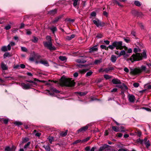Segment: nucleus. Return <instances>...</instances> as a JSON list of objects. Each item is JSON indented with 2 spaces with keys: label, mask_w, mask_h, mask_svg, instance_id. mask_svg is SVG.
I'll list each match as a JSON object with an SVG mask.
<instances>
[{
  "label": "nucleus",
  "mask_w": 151,
  "mask_h": 151,
  "mask_svg": "<svg viewBox=\"0 0 151 151\" xmlns=\"http://www.w3.org/2000/svg\"><path fill=\"white\" fill-rule=\"evenodd\" d=\"M1 68L3 70H8V67L3 62H1Z\"/></svg>",
  "instance_id": "nucleus-11"
},
{
  "label": "nucleus",
  "mask_w": 151,
  "mask_h": 151,
  "mask_svg": "<svg viewBox=\"0 0 151 151\" xmlns=\"http://www.w3.org/2000/svg\"><path fill=\"white\" fill-rule=\"evenodd\" d=\"M117 89L116 88H114L112 89V90L111 91V92H116L117 91Z\"/></svg>",
  "instance_id": "nucleus-61"
},
{
  "label": "nucleus",
  "mask_w": 151,
  "mask_h": 151,
  "mask_svg": "<svg viewBox=\"0 0 151 151\" xmlns=\"http://www.w3.org/2000/svg\"><path fill=\"white\" fill-rule=\"evenodd\" d=\"M3 122L4 124H7L8 122V120L7 119H4L3 120Z\"/></svg>",
  "instance_id": "nucleus-57"
},
{
  "label": "nucleus",
  "mask_w": 151,
  "mask_h": 151,
  "mask_svg": "<svg viewBox=\"0 0 151 151\" xmlns=\"http://www.w3.org/2000/svg\"><path fill=\"white\" fill-rule=\"evenodd\" d=\"M93 23L96 25L97 27H102L104 26V23L101 22L98 19H96L95 20H93Z\"/></svg>",
  "instance_id": "nucleus-7"
},
{
  "label": "nucleus",
  "mask_w": 151,
  "mask_h": 151,
  "mask_svg": "<svg viewBox=\"0 0 151 151\" xmlns=\"http://www.w3.org/2000/svg\"><path fill=\"white\" fill-rule=\"evenodd\" d=\"M98 48L97 46L95 45L89 49V52L90 53H92L94 52L97 51L98 50Z\"/></svg>",
  "instance_id": "nucleus-12"
},
{
  "label": "nucleus",
  "mask_w": 151,
  "mask_h": 151,
  "mask_svg": "<svg viewBox=\"0 0 151 151\" xmlns=\"http://www.w3.org/2000/svg\"><path fill=\"white\" fill-rule=\"evenodd\" d=\"M58 82L60 85L68 87L73 86L75 84V83L73 81L63 77H61Z\"/></svg>",
  "instance_id": "nucleus-2"
},
{
  "label": "nucleus",
  "mask_w": 151,
  "mask_h": 151,
  "mask_svg": "<svg viewBox=\"0 0 151 151\" xmlns=\"http://www.w3.org/2000/svg\"><path fill=\"white\" fill-rule=\"evenodd\" d=\"M104 78L106 79H108L111 78V76L108 75H105L104 76Z\"/></svg>",
  "instance_id": "nucleus-45"
},
{
  "label": "nucleus",
  "mask_w": 151,
  "mask_h": 151,
  "mask_svg": "<svg viewBox=\"0 0 151 151\" xmlns=\"http://www.w3.org/2000/svg\"><path fill=\"white\" fill-rule=\"evenodd\" d=\"M114 69V68L113 67H110L104 69V70H103V71H104L106 73H108L109 71H111Z\"/></svg>",
  "instance_id": "nucleus-18"
},
{
  "label": "nucleus",
  "mask_w": 151,
  "mask_h": 151,
  "mask_svg": "<svg viewBox=\"0 0 151 151\" xmlns=\"http://www.w3.org/2000/svg\"><path fill=\"white\" fill-rule=\"evenodd\" d=\"M62 17L61 16H60L56 17L53 21V22L55 23L57 22L58 20L60 19Z\"/></svg>",
  "instance_id": "nucleus-21"
},
{
  "label": "nucleus",
  "mask_w": 151,
  "mask_h": 151,
  "mask_svg": "<svg viewBox=\"0 0 151 151\" xmlns=\"http://www.w3.org/2000/svg\"><path fill=\"white\" fill-rule=\"evenodd\" d=\"M31 34V32L30 30H27V35H30Z\"/></svg>",
  "instance_id": "nucleus-64"
},
{
  "label": "nucleus",
  "mask_w": 151,
  "mask_h": 151,
  "mask_svg": "<svg viewBox=\"0 0 151 151\" xmlns=\"http://www.w3.org/2000/svg\"><path fill=\"white\" fill-rule=\"evenodd\" d=\"M118 5V6H122V5L119 2L117 1H114Z\"/></svg>",
  "instance_id": "nucleus-58"
},
{
  "label": "nucleus",
  "mask_w": 151,
  "mask_h": 151,
  "mask_svg": "<svg viewBox=\"0 0 151 151\" xmlns=\"http://www.w3.org/2000/svg\"><path fill=\"white\" fill-rule=\"evenodd\" d=\"M14 124L16 125H20L22 124V123L21 122L16 121L14 123Z\"/></svg>",
  "instance_id": "nucleus-41"
},
{
  "label": "nucleus",
  "mask_w": 151,
  "mask_h": 151,
  "mask_svg": "<svg viewBox=\"0 0 151 151\" xmlns=\"http://www.w3.org/2000/svg\"><path fill=\"white\" fill-rule=\"evenodd\" d=\"M108 47L111 50H113L114 48L115 47V46L114 45L113 42L112 43V45H109L108 46Z\"/></svg>",
  "instance_id": "nucleus-39"
},
{
  "label": "nucleus",
  "mask_w": 151,
  "mask_h": 151,
  "mask_svg": "<svg viewBox=\"0 0 151 151\" xmlns=\"http://www.w3.org/2000/svg\"><path fill=\"white\" fill-rule=\"evenodd\" d=\"M33 133L35 134V135L37 137H40L41 134L39 132H37V130H35L33 131Z\"/></svg>",
  "instance_id": "nucleus-27"
},
{
  "label": "nucleus",
  "mask_w": 151,
  "mask_h": 151,
  "mask_svg": "<svg viewBox=\"0 0 151 151\" xmlns=\"http://www.w3.org/2000/svg\"><path fill=\"white\" fill-rule=\"evenodd\" d=\"M10 28H11V26L10 25H8L6 26L5 27V29L6 30L9 29H10Z\"/></svg>",
  "instance_id": "nucleus-52"
},
{
  "label": "nucleus",
  "mask_w": 151,
  "mask_h": 151,
  "mask_svg": "<svg viewBox=\"0 0 151 151\" xmlns=\"http://www.w3.org/2000/svg\"><path fill=\"white\" fill-rule=\"evenodd\" d=\"M128 98L130 102L133 103L134 102L135 100V96L132 95H128Z\"/></svg>",
  "instance_id": "nucleus-10"
},
{
  "label": "nucleus",
  "mask_w": 151,
  "mask_h": 151,
  "mask_svg": "<svg viewBox=\"0 0 151 151\" xmlns=\"http://www.w3.org/2000/svg\"><path fill=\"white\" fill-rule=\"evenodd\" d=\"M118 151H127V150L125 149L121 148Z\"/></svg>",
  "instance_id": "nucleus-62"
},
{
  "label": "nucleus",
  "mask_w": 151,
  "mask_h": 151,
  "mask_svg": "<svg viewBox=\"0 0 151 151\" xmlns=\"http://www.w3.org/2000/svg\"><path fill=\"white\" fill-rule=\"evenodd\" d=\"M133 86L135 88H137L139 86V84L137 83H135L133 84Z\"/></svg>",
  "instance_id": "nucleus-44"
},
{
  "label": "nucleus",
  "mask_w": 151,
  "mask_h": 151,
  "mask_svg": "<svg viewBox=\"0 0 151 151\" xmlns=\"http://www.w3.org/2000/svg\"><path fill=\"white\" fill-rule=\"evenodd\" d=\"M124 70L125 72L127 73H128L129 71V69L127 67H125L124 68Z\"/></svg>",
  "instance_id": "nucleus-55"
},
{
  "label": "nucleus",
  "mask_w": 151,
  "mask_h": 151,
  "mask_svg": "<svg viewBox=\"0 0 151 151\" xmlns=\"http://www.w3.org/2000/svg\"><path fill=\"white\" fill-rule=\"evenodd\" d=\"M89 125L88 124L85 127H83L77 130V133L80 132H84L86 131L88 128Z\"/></svg>",
  "instance_id": "nucleus-9"
},
{
  "label": "nucleus",
  "mask_w": 151,
  "mask_h": 151,
  "mask_svg": "<svg viewBox=\"0 0 151 151\" xmlns=\"http://www.w3.org/2000/svg\"><path fill=\"white\" fill-rule=\"evenodd\" d=\"M56 13H57V10L56 9H55L54 10H51L49 12V13L50 14H56Z\"/></svg>",
  "instance_id": "nucleus-23"
},
{
  "label": "nucleus",
  "mask_w": 151,
  "mask_h": 151,
  "mask_svg": "<svg viewBox=\"0 0 151 151\" xmlns=\"http://www.w3.org/2000/svg\"><path fill=\"white\" fill-rule=\"evenodd\" d=\"M30 143V142H28V143L24 145V148H26L29 145Z\"/></svg>",
  "instance_id": "nucleus-54"
},
{
  "label": "nucleus",
  "mask_w": 151,
  "mask_h": 151,
  "mask_svg": "<svg viewBox=\"0 0 151 151\" xmlns=\"http://www.w3.org/2000/svg\"><path fill=\"white\" fill-rule=\"evenodd\" d=\"M115 54L117 55L118 57H120L121 56L123 55L124 58H127L129 55V54L126 53L125 50H121L120 53H119L118 51H116L115 52Z\"/></svg>",
  "instance_id": "nucleus-5"
},
{
  "label": "nucleus",
  "mask_w": 151,
  "mask_h": 151,
  "mask_svg": "<svg viewBox=\"0 0 151 151\" xmlns=\"http://www.w3.org/2000/svg\"><path fill=\"white\" fill-rule=\"evenodd\" d=\"M50 145L48 144L47 145H44L43 146L45 149L47 151H50Z\"/></svg>",
  "instance_id": "nucleus-19"
},
{
  "label": "nucleus",
  "mask_w": 151,
  "mask_h": 151,
  "mask_svg": "<svg viewBox=\"0 0 151 151\" xmlns=\"http://www.w3.org/2000/svg\"><path fill=\"white\" fill-rule=\"evenodd\" d=\"M147 57L146 51L145 50H143L142 53H136L133 54L130 58V60L132 62L134 61H138L141 60L143 58H146Z\"/></svg>",
  "instance_id": "nucleus-1"
},
{
  "label": "nucleus",
  "mask_w": 151,
  "mask_h": 151,
  "mask_svg": "<svg viewBox=\"0 0 151 151\" xmlns=\"http://www.w3.org/2000/svg\"><path fill=\"white\" fill-rule=\"evenodd\" d=\"M102 62V60L101 59H100L99 60H95L94 62V64L95 65H96Z\"/></svg>",
  "instance_id": "nucleus-22"
},
{
  "label": "nucleus",
  "mask_w": 151,
  "mask_h": 151,
  "mask_svg": "<svg viewBox=\"0 0 151 151\" xmlns=\"http://www.w3.org/2000/svg\"><path fill=\"white\" fill-rule=\"evenodd\" d=\"M5 150L6 151H13V148H10L9 147H6L5 149Z\"/></svg>",
  "instance_id": "nucleus-36"
},
{
  "label": "nucleus",
  "mask_w": 151,
  "mask_h": 151,
  "mask_svg": "<svg viewBox=\"0 0 151 151\" xmlns=\"http://www.w3.org/2000/svg\"><path fill=\"white\" fill-rule=\"evenodd\" d=\"M112 129L116 132H118L120 131L119 128L117 127L113 126L112 127Z\"/></svg>",
  "instance_id": "nucleus-24"
},
{
  "label": "nucleus",
  "mask_w": 151,
  "mask_h": 151,
  "mask_svg": "<svg viewBox=\"0 0 151 151\" xmlns=\"http://www.w3.org/2000/svg\"><path fill=\"white\" fill-rule=\"evenodd\" d=\"M75 36V35L73 34L71 35V36H67L66 37V40H70L73 38H74Z\"/></svg>",
  "instance_id": "nucleus-20"
},
{
  "label": "nucleus",
  "mask_w": 151,
  "mask_h": 151,
  "mask_svg": "<svg viewBox=\"0 0 151 151\" xmlns=\"http://www.w3.org/2000/svg\"><path fill=\"white\" fill-rule=\"evenodd\" d=\"M96 15V13L94 12H92L91 14V15L92 17H95Z\"/></svg>",
  "instance_id": "nucleus-53"
},
{
  "label": "nucleus",
  "mask_w": 151,
  "mask_h": 151,
  "mask_svg": "<svg viewBox=\"0 0 151 151\" xmlns=\"http://www.w3.org/2000/svg\"><path fill=\"white\" fill-rule=\"evenodd\" d=\"M146 69V67L144 66H142L141 68H132L130 70V73L134 75H137L141 73L143 71H145Z\"/></svg>",
  "instance_id": "nucleus-3"
},
{
  "label": "nucleus",
  "mask_w": 151,
  "mask_h": 151,
  "mask_svg": "<svg viewBox=\"0 0 151 151\" xmlns=\"http://www.w3.org/2000/svg\"><path fill=\"white\" fill-rule=\"evenodd\" d=\"M114 45L117 49L122 50L123 49L122 42V41L114 42H113Z\"/></svg>",
  "instance_id": "nucleus-6"
},
{
  "label": "nucleus",
  "mask_w": 151,
  "mask_h": 151,
  "mask_svg": "<svg viewBox=\"0 0 151 151\" xmlns=\"http://www.w3.org/2000/svg\"><path fill=\"white\" fill-rule=\"evenodd\" d=\"M76 62L77 63H83L86 62V60H82L80 59H78L76 60Z\"/></svg>",
  "instance_id": "nucleus-31"
},
{
  "label": "nucleus",
  "mask_w": 151,
  "mask_h": 151,
  "mask_svg": "<svg viewBox=\"0 0 151 151\" xmlns=\"http://www.w3.org/2000/svg\"><path fill=\"white\" fill-rule=\"evenodd\" d=\"M33 39L32 40V41L34 42H37L38 40V38L35 37H33Z\"/></svg>",
  "instance_id": "nucleus-35"
},
{
  "label": "nucleus",
  "mask_w": 151,
  "mask_h": 151,
  "mask_svg": "<svg viewBox=\"0 0 151 151\" xmlns=\"http://www.w3.org/2000/svg\"><path fill=\"white\" fill-rule=\"evenodd\" d=\"M124 41L127 43H128L130 41V40L129 38H124Z\"/></svg>",
  "instance_id": "nucleus-56"
},
{
  "label": "nucleus",
  "mask_w": 151,
  "mask_h": 151,
  "mask_svg": "<svg viewBox=\"0 0 151 151\" xmlns=\"http://www.w3.org/2000/svg\"><path fill=\"white\" fill-rule=\"evenodd\" d=\"M9 53L8 52H6L4 55V58H6L9 55Z\"/></svg>",
  "instance_id": "nucleus-48"
},
{
  "label": "nucleus",
  "mask_w": 151,
  "mask_h": 151,
  "mask_svg": "<svg viewBox=\"0 0 151 151\" xmlns=\"http://www.w3.org/2000/svg\"><path fill=\"white\" fill-rule=\"evenodd\" d=\"M22 140V143H25L28 141L29 138L27 137L23 138Z\"/></svg>",
  "instance_id": "nucleus-34"
},
{
  "label": "nucleus",
  "mask_w": 151,
  "mask_h": 151,
  "mask_svg": "<svg viewBox=\"0 0 151 151\" xmlns=\"http://www.w3.org/2000/svg\"><path fill=\"white\" fill-rule=\"evenodd\" d=\"M78 0H74V1L73 4V5L75 7L77 6Z\"/></svg>",
  "instance_id": "nucleus-49"
},
{
  "label": "nucleus",
  "mask_w": 151,
  "mask_h": 151,
  "mask_svg": "<svg viewBox=\"0 0 151 151\" xmlns=\"http://www.w3.org/2000/svg\"><path fill=\"white\" fill-rule=\"evenodd\" d=\"M101 48L102 49H104L106 50H108V47H106V46L104 45H101L100 46Z\"/></svg>",
  "instance_id": "nucleus-38"
},
{
  "label": "nucleus",
  "mask_w": 151,
  "mask_h": 151,
  "mask_svg": "<svg viewBox=\"0 0 151 151\" xmlns=\"http://www.w3.org/2000/svg\"><path fill=\"white\" fill-rule=\"evenodd\" d=\"M112 81L114 84H120L121 83L120 81L117 79H114L112 80Z\"/></svg>",
  "instance_id": "nucleus-14"
},
{
  "label": "nucleus",
  "mask_w": 151,
  "mask_h": 151,
  "mask_svg": "<svg viewBox=\"0 0 151 151\" xmlns=\"http://www.w3.org/2000/svg\"><path fill=\"white\" fill-rule=\"evenodd\" d=\"M87 92H76V93L78 94L81 96H84L87 93Z\"/></svg>",
  "instance_id": "nucleus-28"
},
{
  "label": "nucleus",
  "mask_w": 151,
  "mask_h": 151,
  "mask_svg": "<svg viewBox=\"0 0 151 151\" xmlns=\"http://www.w3.org/2000/svg\"><path fill=\"white\" fill-rule=\"evenodd\" d=\"M1 50L3 52H5L7 51V47L6 46H3L1 48Z\"/></svg>",
  "instance_id": "nucleus-33"
},
{
  "label": "nucleus",
  "mask_w": 151,
  "mask_h": 151,
  "mask_svg": "<svg viewBox=\"0 0 151 151\" xmlns=\"http://www.w3.org/2000/svg\"><path fill=\"white\" fill-rule=\"evenodd\" d=\"M68 132V130H65V132L62 131L60 132V136L61 137H65L67 135V134Z\"/></svg>",
  "instance_id": "nucleus-17"
},
{
  "label": "nucleus",
  "mask_w": 151,
  "mask_h": 151,
  "mask_svg": "<svg viewBox=\"0 0 151 151\" xmlns=\"http://www.w3.org/2000/svg\"><path fill=\"white\" fill-rule=\"evenodd\" d=\"M20 67L22 68H24L25 67V66L23 64H21L20 65Z\"/></svg>",
  "instance_id": "nucleus-60"
},
{
  "label": "nucleus",
  "mask_w": 151,
  "mask_h": 151,
  "mask_svg": "<svg viewBox=\"0 0 151 151\" xmlns=\"http://www.w3.org/2000/svg\"><path fill=\"white\" fill-rule=\"evenodd\" d=\"M47 139L50 144H52V142L54 140V138L53 137L49 136L48 137Z\"/></svg>",
  "instance_id": "nucleus-26"
},
{
  "label": "nucleus",
  "mask_w": 151,
  "mask_h": 151,
  "mask_svg": "<svg viewBox=\"0 0 151 151\" xmlns=\"http://www.w3.org/2000/svg\"><path fill=\"white\" fill-rule=\"evenodd\" d=\"M118 58L114 55H112L111 58V60L112 62L114 63L116 62Z\"/></svg>",
  "instance_id": "nucleus-15"
},
{
  "label": "nucleus",
  "mask_w": 151,
  "mask_h": 151,
  "mask_svg": "<svg viewBox=\"0 0 151 151\" xmlns=\"http://www.w3.org/2000/svg\"><path fill=\"white\" fill-rule=\"evenodd\" d=\"M21 49L24 52H26L27 50V48L25 47H22Z\"/></svg>",
  "instance_id": "nucleus-50"
},
{
  "label": "nucleus",
  "mask_w": 151,
  "mask_h": 151,
  "mask_svg": "<svg viewBox=\"0 0 151 151\" xmlns=\"http://www.w3.org/2000/svg\"><path fill=\"white\" fill-rule=\"evenodd\" d=\"M93 72L91 71H89L86 74V76H91Z\"/></svg>",
  "instance_id": "nucleus-46"
},
{
  "label": "nucleus",
  "mask_w": 151,
  "mask_h": 151,
  "mask_svg": "<svg viewBox=\"0 0 151 151\" xmlns=\"http://www.w3.org/2000/svg\"><path fill=\"white\" fill-rule=\"evenodd\" d=\"M59 58L60 60L62 61H65L66 60V57L63 56H60L59 57Z\"/></svg>",
  "instance_id": "nucleus-25"
},
{
  "label": "nucleus",
  "mask_w": 151,
  "mask_h": 151,
  "mask_svg": "<svg viewBox=\"0 0 151 151\" xmlns=\"http://www.w3.org/2000/svg\"><path fill=\"white\" fill-rule=\"evenodd\" d=\"M80 142H82V140H80V139H78V140H77L75 141L74 142H73V144L74 145V144H77Z\"/></svg>",
  "instance_id": "nucleus-43"
},
{
  "label": "nucleus",
  "mask_w": 151,
  "mask_h": 151,
  "mask_svg": "<svg viewBox=\"0 0 151 151\" xmlns=\"http://www.w3.org/2000/svg\"><path fill=\"white\" fill-rule=\"evenodd\" d=\"M132 52V50L131 48H129L128 50H127V53L128 54H129L128 53H131Z\"/></svg>",
  "instance_id": "nucleus-59"
},
{
  "label": "nucleus",
  "mask_w": 151,
  "mask_h": 151,
  "mask_svg": "<svg viewBox=\"0 0 151 151\" xmlns=\"http://www.w3.org/2000/svg\"><path fill=\"white\" fill-rule=\"evenodd\" d=\"M40 63L46 66H48L49 65L47 61L45 60H40Z\"/></svg>",
  "instance_id": "nucleus-16"
},
{
  "label": "nucleus",
  "mask_w": 151,
  "mask_h": 151,
  "mask_svg": "<svg viewBox=\"0 0 151 151\" xmlns=\"http://www.w3.org/2000/svg\"><path fill=\"white\" fill-rule=\"evenodd\" d=\"M90 137H87L86 138L82 140V142H86L88 141L90 139Z\"/></svg>",
  "instance_id": "nucleus-40"
},
{
  "label": "nucleus",
  "mask_w": 151,
  "mask_h": 151,
  "mask_svg": "<svg viewBox=\"0 0 151 151\" xmlns=\"http://www.w3.org/2000/svg\"><path fill=\"white\" fill-rule=\"evenodd\" d=\"M21 86L23 89H27L30 88L31 87L33 86V85L31 84H25L23 83L21 84Z\"/></svg>",
  "instance_id": "nucleus-8"
},
{
  "label": "nucleus",
  "mask_w": 151,
  "mask_h": 151,
  "mask_svg": "<svg viewBox=\"0 0 151 151\" xmlns=\"http://www.w3.org/2000/svg\"><path fill=\"white\" fill-rule=\"evenodd\" d=\"M145 144L146 147L147 148H148L150 145L149 141L148 140L147 142H145Z\"/></svg>",
  "instance_id": "nucleus-37"
},
{
  "label": "nucleus",
  "mask_w": 151,
  "mask_h": 151,
  "mask_svg": "<svg viewBox=\"0 0 151 151\" xmlns=\"http://www.w3.org/2000/svg\"><path fill=\"white\" fill-rule=\"evenodd\" d=\"M109 146V145H104L100 147L98 151H104L105 149L108 147Z\"/></svg>",
  "instance_id": "nucleus-13"
},
{
  "label": "nucleus",
  "mask_w": 151,
  "mask_h": 151,
  "mask_svg": "<svg viewBox=\"0 0 151 151\" xmlns=\"http://www.w3.org/2000/svg\"><path fill=\"white\" fill-rule=\"evenodd\" d=\"M141 51V50L138 47L135 48L133 50L134 52L135 53H137V52H140Z\"/></svg>",
  "instance_id": "nucleus-29"
},
{
  "label": "nucleus",
  "mask_w": 151,
  "mask_h": 151,
  "mask_svg": "<svg viewBox=\"0 0 151 151\" xmlns=\"http://www.w3.org/2000/svg\"><path fill=\"white\" fill-rule=\"evenodd\" d=\"M143 140H141L140 138L138 139L137 140V142L138 143H139L140 144H142L143 142Z\"/></svg>",
  "instance_id": "nucleus-47"
},
{
  "label": "nucleus",
  "mask_w": 151,
  "mask_h": 151,
  "mask_svg": "<svg viewBox=\"0 0 151 151\" xmlns=\"http://www.w3.org/2000/svg\"><path fill=\"white\" fill-rule=\"evenodd\" d=\"M88 69H84L82 70H80L79 72L81 73H84L88 70Z\"/></svg>",
  "instance_id": "nucleus-32"
},
{
  "label": "nucleus",
  "mask_w": 151,
  "mask_h": 151,
  "mask_svg": "<svg viewBox=\"0 0 151 151\" xmlns=\"http://www.w3.org/2000/svg\"><path fill=\"white\" fill-rule=\"evenodd\" d=\"M11 45H10V44H9L8 45H7V48H8V50H10L11 49Z\"/></svg>",
  "instance_id": "nucleus-63"
},
{
  "label": "nucleus",
  "mask_w": 151,
  "mask_h": 151,
  "mask_svg": "<svg viewBox=\"0 0 151 151\" xmlns=\"http://www.w3.org/2000/svg\"><path fill=\"white\" fill-rule=\"evenodd\" d=\"M46 40L49 41H51V37L50 36H47L46 37Z\"/></svg>",
  "instance_id": "nucleus-51"
},
{
  "label": "nucleus",
  "mask_w": 151,
  "mask_h": 151,
  "mask_svg": "<svg viewBox=\"0 0 151 151\" xmlns=\"http://www.w3.org/2000/svg\"><path fill=\"white\" fill-rule=\"evenodd\" d=\"M44 46L47 47L50 50H55V47L52 45V41L45 42H43Z\"/></svg>",
  "instance_id": "nucleus-4"
},
{
  "label": "nucleus",
  "mask_w": 151,
  "mask_h": 151,
  "mask_svg": "<svg viewBox=\"0 0 151 151\" xmlns=\"http://www.w3.org/2000/svg\"><path fill=\"white\" fill-rule=\"evenodd\" d=\"M134 3L136 6H140L141 5L140 2L138 1H135Z\"/></svg>",
  "instance_id": "nucleus-42"
},
{
  "label": "nucleus",
  "mask_w": 151,
  "mask_h": 151,
  "mask_svg": "<svg viewBox=\"0 0 151 151\" xmlns=\"http://www.w3.org/2000/svg\"><path fill=\"white\" fill-rule=\"evenodd\" d=\"M50 29L53 33H54L57 30L56 27L54 26H53L50 28Z\"/></svg>",
  "instance_id": "nucleus-30"
}]
</instances>
